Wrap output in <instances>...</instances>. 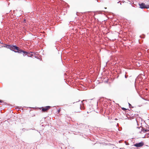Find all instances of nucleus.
I'll use <instances>...</instances> for the list:
<instances>
[{
    "label": "nucleus",
    "mask_w": 149,
    "mask_h": 149,
    "mask_svg": "<svg viewBox=\"0 0 149 149\" xmlns=\"http://www.w3.org/2000/svg\"><path fill=\"white\" fill-rule=\"evenodd\" d=\"M7 47L11 50L14 51L15 52H17L19 53H21L22 52L24 56L25 54H26L28 53L27 52L20 49L19 47L15 45H7Z\"/></svg>",
    "instance_id": "nucleus-1"
},
{
    "label": "nucleus",
    "mask_w": 149,
    "mask_h": 149,
    "mask_svg": "<svg viewBox=\"0 0 149 149\" xmlns=\"http://www.w3.org/2000/svg\"><path fill=\"white\" fill-rule=\"evenodd\" d=\"M140 8H149V5H146L144 3H141L139 4Z\"/></svg>",
    "instance_id": "nucleus-2"
},
{
    "label": "nucleus",
    "mask_w": 149,
    "mask_h": 149,
    "mask_svg": "<svg viewBox=\"0 0 149 149\" xmlns=\"http://www.w3.org/2000/svg\"><path fill=\"white\" fill-rule=\"evenodd\" d=\"M144 145L143 142H141L135 144L134 146L137 147H140Z\"/></svg>",
    "instance_id": "nucleus-3"
},
{
    "label": "nucleus",
    "mask_w": 149,
    "mask_h": 149,
    "mask_svg": "<svg viewBox=\"0 0 149 149\" xmlns=\"http://www.w3.org/2000/svg\"><path fill=\"white\" fill-rule=\"evenodd\" d=\"M50 107L49 106H47L45 108H43L42 109V111H45L48 110L50 108Z\"/></svg>",
    "instance_id": "nucleus-4"
},
{
    "label": "nucleus",
    "mask_w": 149,
    "mask_h": 149,
    "mask_svg": "<svg viewBox=\"0 0 149 149\" xmlns=\"http://www.w3.org/2000/svg\"><path fill=\"white\" fill-rule=\"evenodd\" d=\"M141 132H140V133H142V132H143V133H145L147 131H148V130H144L143 129V128L142 127H141Z\"/></svg>",
    "instance_id": "nucleus-5"
},
{
    "label": "nucleus",
    "mask_w": 149,
    "mask_h": 149,
    "mask_svg": "<svg viewBox=\"0 0 149 149\" xmlns=\"http://www.w3.org/2000/svg\"><path fill=\"white\" fill-rule=\"evenodd\" d=\"M122 109H123L124 110H126V109L125 108H122Z\"/></svg>",
    "instance_id": "nucleus-6"
},
{
    "label": "nucleus",
    "mask_w": 149,
    "mask_h": 149,
    "mask_svg": "<svg viewBox=\"0 0 149 149\" xmlns=\"http://www.w3.org/2000/svg\"><path fill=\"white\" fill-rule=\"evenodd\" d=\"M129 106L131 105L130 103H129Z\"/></svg>",
    "instance_id": "nucleus-7"
},
{
    "label": "nucleus",
    "mask_w": 149,
    "mask_h": 149,
    "mask_svg": "<svg viewBox=\"0 0 149 149\" xmlns=\"http://www.w3.org/2000/svg\"><path fill=\"white\" fill-rule=\"evenodd\" d=\"M0 102H1V100H0Z\"/></svg>",
    "instance_id": "nucleus-8"
}]
</instances>
